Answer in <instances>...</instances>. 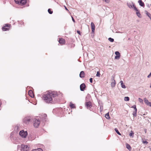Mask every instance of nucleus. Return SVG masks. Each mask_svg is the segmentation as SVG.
<instances>
[{
	"instance_id": "obj_24",
	"label": "nucleus",
	"mask_w": 151,
	"mask_h": 151,
	"mask_svg": "<svg viewBox=\"0 0 151 151\" xmlns=\"http://www.w3.org/2000/svg\"><path fill=\"white\" fill-rule=\"evenodd\" d=\"M105 117L107 119H110V117L109 115V113H108L105 114Z\"/></svg>"
},
{
	"instance_id": "obj_35",
	"label": "nucleus",
	"mask_w": 151,
	"mask_h": 151,
	"mask_svg": "<svg viewBox=\"0 0 151 151\" xmlns=\"http://www.w3.org/2000/svg\"><path fill=\"white\" fill-rule=\"evenodd\" d=\"M115 54L116 55H120L119 52L118 51H116L115 52Z\"/></svg>"
},
{
	"instance_id": "obj_10",
	"label": "nucleus",
	"mask_w": 151,
	"mask_h": 151,
	"mask_svg": "<svg viewBox=\"0 0 151 151\" xmlns=\"http://www.w3.org/2000/svg\"><path fill=\"white\" fill-rule=\"evenodd\" d=\"M86 85L84 83L81 84L80 86V89L81 91H84Z\"/></svg>"
},
{
	"instance_id": "obj_45",
	"label": "nucleus",
	"mask_w": 151,
	"mask_h": 151,
	"mask_svg": "<svg viewBox=\"0 0 151 151\" xmlns=\"http://www.w3.org/2000/svg\"><path fill=\"white\" fill-rule=\"evenodd\" d=\"M147 6L149 8H150V5L149 4H147Z\"/></svg>"
},
{
	"instance_id": "obj_25",
	"label": "nucleus",
	"mask_w": 151,
	"mask_h": 151,
	"mask_svg": "<svg viewBox=\"0 0 151 151\" xmlns=\"http://www.w3.org/2000/svg\"><path fill=\"white\" fill-rule=\"evenodd\" d=\"M32 151H43V150L41 148H39L37 149L33 150Z\"/></svg>"
},
{
	"instance_id": "obj_5",
	"label": "nucleus",
	"mask_w": 151,
	"mask_h": 151,
	"mask_svg": "<svg viewBox=\"0 0 151 151\" xmlns=\"http://www.w3.org/2000/svg\"><path fill=\"white\" fill-rule=\"evenodd\" d=\"M29 150V147L27 145H22L21 146V150L22 151H27Z\"/></svg>"
},
{
	"instance_id": "obj_44",
	"label": "nucleus",
	"mask_w": 151,
	"mask_h": 151,
	"mask_svg": "<svg viewBox=\"0 0 151 151\" xmlns=\"http://www.w3.org/2000/svg\"><path fill=\"white\" fill-rule=\"evenodd\" d=\"M65 9L66 10H67L68 11V9H67V8L65 6Z\"/></svg>"
},
{
	"instance_id": "obj_22",
	"label": "nucleus",
	"mask_w": 151,
	"mask_h": 151,
	"mask_svg": "<svg viewBox=\"0 0 151 151\" xmlns=\"http://www.w3.org/2000/svg\"><path fill=\"white\" fill-rule=\"evenodd\" d=\"M137 110H134V111H133L132 114L135 117L137 116Z\"/></svg>"
},
{
	"instance_id": "obj_15",
	"label": "nucleus",
	"mask_w": 151,
	"mask_h": 151,
	"mask_svg": "<svg viewBox=\"0 0 151 151\" xmlns=\"http://www.w3.org/2000/svg\"><path fill=\"white\" fill-rule=\"evenodd\" d=\"M120 83H121V86L122 88H126V86L123 83V81H120Z\"/></svg>"
},
{
	"instance_id": "obj_46",
	"label": "nucleus",
	"mask_w": 151,
	"mask_h": 151,
	"mask_svg": "<svg viewBox=\"0 0 151 151\" xmlns=\"http://www.w3.org/2000/svg\"><path fill=\"white\" fill-rule=\"evenodd\" d=\"M150 151H151V147L150 148Z\"/></svg>"
},
{
	"instance_id": "obj_13",
	"label": "nucleus",
	"mask_w": 151,
	"mask_h": 151,
	"mask_svg": "<svg viewBox=\"0 0 151 151\" xmlns=\"http://www.w3.org/2000/svg\"><path fill=\"white\" fill-rule=\"evenodd\" d=\"M138 3H139V5L142 7H144L145 6L143 2H142L141 0H139L138 1Z\"/></svg>"
},
{
	"instance_id": "obj_21",
	"label": "nucleus",
	"mask_w": 151,
	"mask_h": 151,
	"mask_svg": "<svg viewBox=\"0 0 151 151\" xmlns=\"http://www.w3.org/2000/svg\"><path fill=\"white\" fill-rule=\"evenodd\" d=\"M144 100L145 103L147 105L150 102L146 98H145L144 99Z\"/></svg>"
},
{
	"instance_id": "obj_1",
	"label": "nucleus",
	"mask_w": 151,
	"mask_h": 151,
	"mask_svg": "<svg viewBox=\"0 0 151 151\" xmlns=\"http://www.w3.org/2000/svg\"><path fill=\"white\" fill-rule=\"evenodd\" d=\"M56 95L54 92L50 91L46 92L43 95V99L47 103H52V98Z\"/></svg>"
},
{
	"instance_id": "obj_19",
	"label": "nucleus",
	"mask_w": 151,
	"mask_h": 151,
	"mask_svg": "<svg viewBox=\"0 0 151 151\" xmlns=\"http://www.w3.org/2000/svg\"><path fill=\"white\" fill-rule=\"evenodd\" d=\"M126 148L129 151H131L132 149V148L128 144H126Z\"/></svg>"
},
{
	"instance_id": "obj_26",
	"label": "nucleus",
	"mask_w": 151,
	"mask_h": 151,
	"mask_svg": "<svg viewBox=\"0 0 151 151\" xmlns=\"http://www.w3.org/2000/svg\"><path fill=\"white\" fill-rule=\"evenodd\" d=\"M115 131H116V132L117 133V134H118L119 135H121V134L119 132V131H118V130L116 128H115Z\"/></svg>"
},
{
	"instance_id": "obj_11",
	"label": "nucleus",
	"mask_w": 151,
	"mask_h": 151,
	"mask_svg": "<svg viewBox=\"0 0 151 151\" xmlns=\"http://www.w3.org/2000/svg\"><path fill=\"white\" fill-rule=\"evenodd\" d=\"M91 26L92 29V33H94L95 29V26L93 22H92L91 23Z\"/></svg>"
},
{
	"instance_id": "obj_14",
	"label": "nucleus",
	"mask_w": 151,
	"mask_h": 151,
	"mask_svg": "<svg viewBox=\"0 0 151 151\" xmlns=\"http://www.w3.org/2000/svg\"><path fill=\"white\" fill-rule=\"evenodd\" d=\"M85 75V73L83 71H81V72L80 74V77L81 78H83L84 77Z\"/></svg>"
},
{
	"instance_id": "obj_17",
	"label": "nucleus",
	"mask_w": 151,
	"mask_h": 151,
	"mask_svg": "<svg viewBox=\"0 0 151 151\" xmlns=\"http://www.w3.org/2000/svg\"><path fill=\"white\" fill-rule=\"evenodd\" d=\"M136 11V14L139 17L141 18V15L139 12V10L137 9V11Z\"/></svg>"
},
{
	"instance_id": "obj_9",
	"label": "nucleus",
	"mask_w": 151,
	"mask_h": 151,
	"mask_svg": "<svg viewBox=\"0 0 151 151\" xmlns=\"http://www.w3.org/2000/svg\"><path fill=\"white\" fill-rule=\"evenodd\" d=\"M85 106L88 109H90L92 106L91 102L89 101L86 102Z\"/></svg>"
},
{
	"instance_id": "obj_32",
	"label": "nucleus",
	"mask_w": 151,
	"mask_h": 151,
	"mask_svg": "<svg viewBox=\"0 0 151 151\" xmlns=\"http://www.w3.org/2000/svg\"><path fill=\"white\" fill-rule=\"evenodd\" d=\"M131 107L134 108V110H137L136 108V106L135 105H133Z\"/></svg>"
},
{
	"instance_id": "obj_4",
	"label": "nucleus",
	"mask_w": 151,
	"mask_h": 151,
	"mask_svg": "<svg viewBox=\"0 0 151 151\" xmlns=\"http://www.w3.org/2000/svg\"><path fill=\"white\" fill-rule=\"evenodd\" d=\"M40 120L39 119H35L33 124L34 126L36 128H37L39 126L40 124Z\"/></svg>"
},
{
	"instance_id": "obj_27",
	"label": "nucleus",
	"mask_w": 151,
	"mask_h": 151,
	"mask_svg": "<svg viewBox=\"0 0 151 151\" xmlns=\"http://www.w3.org/2000/svg\"><path fill=\"white\" fill-rule=\"evenodd\" d=\"M124 100L126 101H129V98L128 97H125L124 98Z\"/></svg>"
},
{
	"instance_id": "obj_34",
	"label": "nucleus",
	"mask_w": 151,
	"mask_h": 151,
	"mask_svg": "<svg viewBox=\"0 0 151 151\" xmlns=\"http://www.w3.org/2000/svg\"><path fill=\"white\" fill-rule=\"evenodd\" d=\"M100 75V73L99 71H97V74H96V76H97L99 77Z\"/></svg>"
},
{
	"instance_id": "obj_37",
	"label": "nucleus",
	"mask_w": 151,
	"mask_h": 151,
	"mask_svg": "<svg viewBox=\"0 0 151 151\" xmlns=\"http://www.w3.org/2000/svg\"><path fill=\"white\" fill-rule=\"evenodd\" d=\"M103 1H104L106 2L107 3H109L110 2L109 0H102Z\"/></svg>"
},
{
	"instance_id": "obj_3",
	"label": "nucleus",
	"mask_w": 151,
	"mask_h": 151,
	"mask_svg": "<svg viewBox=\"0 0 151 151\" xmlns=\"http://www.w3.org/2000/svg\"><path fill=\"white\" fill-rule=\"evenodd\" d=\"M15 3L20 6L24 5L26 3V0H14Z\"/></svg>"
},
{
	"instance_id": "obj_23",
	"label": "nucleus",
	"mask_w": 151,
	"mask_h": 151,
	"mask_svg": "<svg viewBox=\"0 0 151 151\" xmlns=\"http://www.w3.org/2000/svg\"><path fill=\"white\" fill-rule=\"evenodd\" d=\"M70 106L71 108H75V105L73 104L71 102L70 103Z\"/></svg>"
},
{
	"instance_id": "obj_18",
	"label": "nucleus",
	"mask_w": 151,
	"mask_h": 151,
	"mask_svg": "<svg viewBox=\"0 0 151 151\" xmlns=\"http://www.w3.org/2000/svg\"><path fill=\"white\" fill-rule=\"evenodd\" d=\"M28 93H29V96L30 97H33L34 96L33 95V92H32V91L29 90V91Z\"/></svg>"
},
{
	"instance_id": "obj_43",
	"label": "nucleus",
	"mask_w": 151,
	"mask_h": 151,
	"mask_svg": "<svg viewBox=\"0 0 151 151\" xmlns=\"http://www.w3.org/2000/svg\"><path fill=\"white\" fill-rule=\"evenodd\" d=\"M72 19L73 21L74 22H75V20L74 19H73V17H72Z\"/></svg>"
},
{
	"instance_id": "obj_29",
	"label": "nucleus",
	"mask_w": 151,
	"mask_h": 151,
	"mask_svg": "<svg viewBox=\"0 0 151 151\" xmlns=\"http://www.w3.org/2000/svg\"><path fill=\"white\" fill-rule=\"evenodd\" d=\"M138 100H139V101L140 103H142V104L143 103V100L142 99L139 98L138 99Z\"/></svg>"
},
{
	"instance_id": "obj_42",
	"label": "nucleus",
	"mask_w": 151,
	"mask_h": 151,
	"mask_svg": "<svg viewBox=\"0 0 151 151\" xmlns=\"http://www.w3.org/2000/svg\"><path fill=\"white\" fill-rule=\"evenodd\" d=\"M144 131L146 133L147 132V130L146 129H144Z\"/></svg>"
},
{
	"instance_id": "obj_39",
	"label": "nucleus",
	"mask_w": 151,
	"mask_h": 151,
	"mask_svg": "<svg viewBox=\"0 0 151 151\" xmlns=\"http://www.w3.org/2000/svg\"><path fill=\"white\" fill-rule=\"evenodd\" d=\"M151 76V72L150 73L149 75L147 76V78H150Z\"/></svg>"
},
{
	"instance_id": "obj_6",
	"label": "nucleus",
	"mask_w": 151,
	"mask_h": 151,
	"mask_svg": "<svg viewBox=\"0 0 151 151\" xmlns=\"http://www.w3.org/2000/svg\"><path fill=\"white\" fill-rule=\"evenodd\" d=\"M19 134L22 137L25 138L27 135V131H24V130H22L20 132Z\"/></svg>"
},
{
	"instance_id": "obj_40",
	"label": "nucleus",
	"mask_w": 151,
	"mask_h": 151,
	"mask_svg": "<svg viewBox=\"0 0 151 151\" xmlns=\"http://www.w3.org/2000/svg\"><path fill=\"white\" fill-rule=\"evenodd\" d=\"M148 106H150L151 107V102H150L148 104H147Z\"/></svg>"
},
{
	"instance_id": "obj_2",
	"label": "nucleus",
	"mask_w": 151,
	"mask_h": 151,
	"mask_svg": "<svg viewBox=\"0 0 151 151\" xmlns=\"http://www.w3.org/2000/svg\"><path fill=\"white\" fill-rule=\"evenodd\" d=\"M128 6L130 8H134L135 11H137V9L135 6L134 4L132 2H129L127 3Z\"/></svg>"
},
{
	"instance_id": "obj_20",
	"label": "nucleus",
	"mask_w": 151,
	"mask_h": 151,
	"mask_svg": "<svg viewBox=\"0 0 151 151\" xmlns=\"http://www.w3.org/2000/svg\"><path fill=\"white\" fill-rule=\"evenodd\" d=\"M146 14L148 17L151 20V14L148 12L147 11H146Z\"/></svg>"
},
{
	"instance_id": "obj_38",
	"label": "nucleus",
	"mask_w": 151,
	"mask_h": 151,
	"mask_svg": "<svg viewBox=\"0 0 151 151\" xmlns=\"http://www.w3.org/2000/svg\"><path fill=\"white\" fill-rule=\"evenodd\" d=\"M90 82L91 83H92V81H93V79L92 78H91L90 79Z\"/></svg>"
},
{
	"instance_id": "obj_16",
	"label": "nucleus",
	"mask_w": 151,
	"mask_h": 151,
	"mask_svg": "<svg viewBox=\"0 0 151 151\" xmlns=\"http://www.w3.org/2000/svg\"><path fill=\"white\" fill-rule=\"evenodd\" d=\"M59 42L60 43V44H63L65 42V40L62 38H60V40L59 41Z\"/></svg>"
},
{
	"instance_id": "obj_8",
	"label": "nucleus",
	"mask_w": 151,
	"mask_h": 151,
	"mask_svg": "<svg viewBox=\"0 0 151 151\" xmlns=\"http://www.w3.org/2000/svg\"><path fill=\"white\" fill-rule=\"evenodd\" d=\"M31 119V117L29 116L26 117L24 119L23 122L24 123L28 124L30 122Z\"/></svg>"
},
{
	"instance_id": "obj_28",
	"label": "nucleus",
	"mask_w": 151,
	"mask_h": 151,
	"mask_svg": "<svg viewBox=\"0 0 151 151\" xmlns=\"http://www.w3.org/2000/svg\"><path fill=\"white\" fill-rule=\"evenodd\" d=\"M109 40L111 42H113L114 41V39L113 38H112L111 37L109 38H108Z\"/></svg>"
},
{
	"instance_id": "obj_33",
	"label": "nucleus",
	"mask_w": 151,
	"mask_h": 151,
	"mask_svg": "<svg viewBox=\"0 0 151 151\" xmlns=\"http://www.w3.org/2000/svg\"><path fill=\"white\" fill-rule=\"evenodd\" d=\"M133 134H134V133H133V131H131V132L129 134V135L130 136H132Z\"/></svg>"
},
{
	"instance_id": "obj_47",
	"label": "nucleus",
	"mask_w": 151,
	"mask_h": 151,
	"mask_svg": "<svg viewBox=\"0 0 151 151\" xmlns=\"http://www.w3.org/2000/svg\"><path fill=\"white\" fill-rule=\"evenodd\" d=\"M150 5L151 6V4H150Z\"/></svg>"
},
{
	"instance_id": "obj_36",
	"label": "nucleus",
	"mask_w": 151,
	"mask_h": 151,
	"mask_svg": "<svg viewBox=\"0 0 151 151\" xmlns=\"http://www.w3.org/2000/svg\"><path fill=\"white\" fill-rule=\"evenodd\" d=\"M142 142L146 145H147L148 143V142L146 141H143Z\"/></svg>"
},
{
	"instance_id": "obj_31",
	"label": "nucleus",
	"mask_w": 151,
	"mask_h": 151,
	"mask_svg": "<svg viewBox=\"0 0 151 151\" xmlns=\"http://www.w3.org/2000/svg\"><path fill=\"white\" fill-rule=\"evenodd\" d=\"M120 57V55H116L115 56V58L116 59H119V58Z\"/></svg>"
},
{
	"instance_id": "obj_12",
	"label": "nucleus",
	"mask_w": 151,
	"mask_h": 151,
	"mask_svg": "<svg viewBox=\"0 0 151 151\" xmlns=\"http://www.w3.org/2000/svg\"><path fill=\"white\" fill-rule=\"evenodd\" d=\"M10 25L9 24H6L5 26L2 27V30L4 31L8 30V29L7 28H6V27H9Z\"/></svg>"
},
{
	"instance_id": "obj_7",
	"label": "nucleus",
	"mask_w": 151,
	"mask_h": 151,
	"mask_svg": "<svg viewBox=\"0 0 151 151\" xmlns=\"http://www.w3.org/2000/svg\"><path fill=\"white\" fill-rule=\"evenodd\" d=\"M115 76H112L111 77V86L112 88L114 87L116 84V81L114 80Z\"/></svg>"
},
{
	"instance_id": "obj_30",
	"label": "nucleus",
	"mask_w": 151,
	"mask_h": 151,
	"mask_svg": "<svg viewBox=\"0 0 151 151\" xmlns=\"http://www.w3.org/2000/svg\"><path fill=\"white\" fill-rule=\"evenodd\" d=\"M48 12H49V13L50 14H52L53 12L52 11H51V9H48Z\"/></svg>"
},
{
	"instance_id": "obj_41",
	"label": "nucleus",
	"mask_w": 151,
	"mask_h": 151,
	"mask_svg": "<svg viewBox=\"0 0 151 151\" xmlns=\"http://www.w3.org/2000/svg\"><path fill=\"white\" fill-rule=\"evenodd\" d=\"M77 33L79 35H81V33H80V31L79 30H77Z\"/></svg>"
}]
</instances>
